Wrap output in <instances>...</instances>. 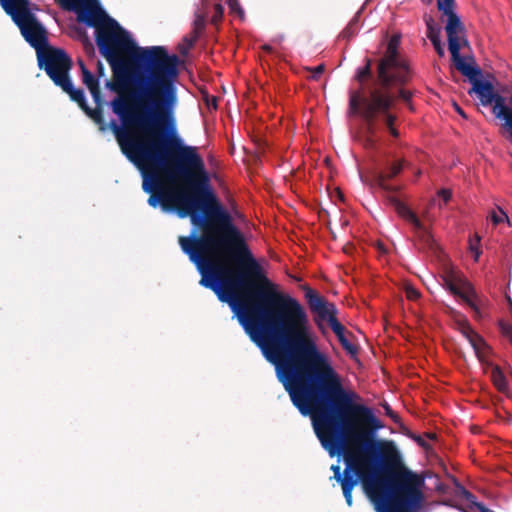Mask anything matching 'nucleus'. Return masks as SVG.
Here are the masks:
<instances>
[{
	"mask_svg": "<svg viewBox=\"0 0 512 512\" xmlns=\"http://www.w3.org/2000/svg\"><path fill=\"white\" fill-rule=\"evenodd\" d=\"M454 108L456 110V112L461 115L463 118H467V115L466 113L463 111V109L457 104V103H454Z\"/></svg>",
	"mask_w": 512,
	"mask_h": 512,
	"instance_id": "obj_38",
	"label": "nucleus"
},
{
	"mask_svg": "<svg viewBox=\"0 0 512 512\" xmlns=\"http://www.w3.org/2000/svg\"><path fill=\"white\" fill-rule=\"evenodd\" d=\"M468 341L470 342L477 356H480L482 349L486 347V343L483 340V338L477 333H475L471 334V337L469 338Z\"/></svg>",
	"mask_w": 512,
	"mask_h": 512,
	"instance_id": "obj_24",
	"label": "nucleus"
},
{
	"mask_svg": "<svg viewBox=\"0 0 512 512\" xmlns=\"http://www.w3.org/2000/svg\"><path fill=\"white\" fill-rule=\"evenodd\" d=\"M357 19H352L349 24L341 32V37L350 40L357 33Z\"/></svg>",
	"mask_w": 512,
	"mask_h": 512,
	"instance_id": "obj_25",
	"label": "nucleus"
},
{
	"mask_svg": "<svg viewBox=\"0 0 512 512\" xmlns=\"http://www.w3.org/2000/svg\"><path fill=\"white\" fill-rule=\"evenodd\" d=\"M437 52V54L440 56V57H443L445 52H444V48L442 46V43H441V40H435V41H432L431 42Z\"/></svg>",
	"mask_w": 512,
	"mask_h": 512,
	"instance_id": "obj_34",
	"label": "nucleus"
},
{
	"mask_svg": "<svg viewBox=\"0 0 512 512\" xmlns=\"http://www.w3.org/2000/svg\"><path fill=\"white\" fill-rule=\"evenodd\" d=\"M198 36L189 34L183 38V43L179 45V52L181 55H186L187 52L195 45L198 40Z\"/></svg>",
	"mask_w": 512,
	"mask_h": 512,
	"instance_id": "obj_23",
	"label": "nucleus"
},
{
	"mask_svg": "<svg viewBox=\"0 0 512 512\" xmlns=\"http://www.w3.org/2000/svg\"><path fill=\"white\" fill-rule=\"evenodd\" d=\"M346 332L337 335V338L342 346V348L351 356L355 357L358 354V347L352 344L347 338Z\"/></svg>",
	"mask_w": 512,
	"mask_h": 512,
	"instance_id": "obj_22",
	"label": "nucleus"
},
{
	"mask_svg": "<svg viewBox=\"0 0 512 512\" xmlns=\"http://www.w3.org/2000/svg\"><path fill=\"white\" fill-rule=\"evenodd\" d=\"M55 2L60 6V7H67V6H70V5H73L71 0H55Z\"/></svg>",
	"mask_w": 512,
	"mask_h": 512,
	"instance_id": "obj_37",
	"label": "nucleus"
},
{
	"mask_svg": "<svg viewBox=\"0 0 512 512\" xmlns=\"http://www.w3.org/2000/svg\"><path fill=\"white\" fill-rule=\"evenodd\" d=\"M443 16L447 18L445 31L448 37V49L454 65L457 66L461 62H465L460 55L461 46L468 44L467 39L464 37L465 27L455 11H449V13Z\"/></svg>",
	"mask_w": 512,
	"mask_h": 512,
	"instance_id": "obj_10",
	"label": "nucleus"
},
{
	"mask_svg": "<svg viewBox=\"0 0 512 512\" xmlns=\"http://www.w3.org/2000/svg\"><path fill=\"white\" fill-rule=\"evenodd\" d=\"M412 96L413 92L405 86L371 85L366 96L361 90H352L349 92V114H360L371 134L374 133L376 120L380 116L391 136L398 138L400 133L395 127L397 116L390 110L398 100H402L410 110H413Z\"/></svg>",
	"mask_w": 512,
	"mask_h": 512,
	"instance_id": "obj_4",
	"label": "nucleus"
},
{
	"mask_svg": "<svg viewBox=\"0 0 512 512\" xmlns=\"http://www.w3.org/2000/svg\"><path fill=\"white\" fill-rule=\"evenodd\" d=\"M98 72H99V75L104 74V67L101 62H98Z\"/></svg>",
	"mask_w": 512,
	"mask_h": 512,
	"instance_id": "obj_39",
	"label": "nucleus"
},
{
	"mask_svg": "<svg viewBox=\"0 0 512 512\" xmlns=\"http://www.w3.org/2000/svg\"><path fill=\"white\" fill-rule=\"evenodd\" d=\"M3 10L19 27L24 39L37 50V55L47 51V32L30 11L29 0H0Z\"/></svg>",
	"mask_w": 512,
	"mask_h": 512,
	"instance_id": "obj_6",
	"label": "nucleus"
},
{
	"mask_svg": "<svg viewBox=\"0 0 512 512\" xmlns=\"http://www.w3.org/2000/svg\"><path fill=\"white\" fill-rule=\"evenodd\" d=\"M416 441L418 442V444L422 447H426V443L425 441L421 438V437H417L416 438Z\"/></svg>",
	"mask_w": 512,
	"mask_h": 512,
	"instance_id": "obj_40",
	"label": "nucleus"
},
{
	"mask_svg": "<svg viewBox=\"0 0 512 512\" xmlns=\"http://www.w3.org/2000/svg\"><path fill=\"white\" fill-rule=\"evenodd\" d=\"M454 0H437L438 10L444 14L449 13V11L453 10Z\"/></svg>",
	"mask_w": 512,
	"mask_h": 512,
	"instance_id": "obj_27",
	"label": "nucleus"
},
{
	"mask_svg": "<svg viewBox=\"0 0 512 512\" xmlns=\"http://www.w3.org/2000/svg\"><path fill=\"white\" fill-rule=\"evenodd\" d=\"M400 38L392 36L383 56L377 61L372 85L406 86L412 78L408 61L399 53Z\"/></svg>",
	"mask_w": 512,
	"mask_h": 512,
	"instance_id": "obj_7",
	"label": "nucleus"
},
{
	"mask_svg": "<svg viewBox=\"0 0 512 512\" xmlns=\"http://www.w3.org/2000/svg\"><path fill=\"white\" fill-rule=\"evenodd\" d=\"M385 410H386V414L388 416H390L395 422H397V420L399 418L398 415L396 413H394L388 405L385 407Z\"/></svg>",
	"mask_w": 512,
	"mask_h": 512,
	"instance_id": "obj_36",
	"label": "nucleus"
},
{
	"mask_svg": "<svg viewBox=\"0 0 512 512\" xmlns=\"http://www.w3.org/2000/svg\"><path fill=\"white\" fill-rule=\"evenodd\" d=\"M364 62H365L364 66L358 68L356 71V74H355V79L360 83H363L364 81L372 78V76H373V74H372V64H373L372 59L365 58Z\"/></svg>",
	"mask_w": 512,
	"mask_h": 512,
	"instance_id": "obj_17",
	"label": "nucleus"
},
{
	"mask_svg": "<svg viewBox=\"0 0 512 512\" xmlns=\"http://www.w3.org/2000/svg\"><path fill=\"white\" fill-rule=\"evenodd\" d=\"M324 65L321 64V65H318L316 66L314 69H313V72H314V75H313V78L314 79H317L323 72H324Z\"/></svg>",
	"mask_w": 512,
	"mask_h": 512,
	"instance_id": "obj_35",
	"label": "nucleus"
},
{
	"mask_svg": "<svg viewBox=\"0 0 512 512\" xmlns=\"http://www.w3.org/2000/svg\"><path fill=\"white\" fill-rule=\"evenodd\" d=\"M437 194L443 200L444 204H446L452 197V192L449 189H441Z\"/></svg>",
	"mask_w": 512,
	"mask_h": 512,
	"instance_id": "obj_32",
	"label": "nucleus"
},
{
	"mask_svg": "<svg viewBox=\"0 0 512 512\" xmlns=\"http://www.w3.org/2000/svg\"><path fill=\"white\" fill-rule=\"evenodd\" d=\"M492 381L495 387L500 392H506L508 389V383L506 381V378L502 371L499 369V367H495L492 370Z\"/></svg>",
	"mask_w": 512,
	"mask_h": 512,
	"instance_id": "obj_18",
	"label": "nucleus"
},
{
	"mask_svg": "<svg viewBox=\"0 0 512 512\" xmlns=\"http://www.w3.org/2000/svg\"><path fill=\"white\" fill-rule=\"evenodd\" d=\"M509 105H510L509 109L512 110V93H511V96L509 97Z\"/></svg>",
	"mask_w": 512,
	"mask_h": 512,
	"instance_id": "obj_43",
	"label": "nucleus"
},
{
	"mask_svg": "<svg viewBox=\"0 0 512 512\" xmlns=\"http://www.w3.org/2000/svg\"><path fill=\"white\" fill-rule=\"evenodd\" d=\"M331 313L328 314L324 321H327L332 329V331L335 333V335L342 334L346 332L345 327L338 321L336 315H337V309L336 306H331Z\"/></svg>",
	"mask_w": 512,
	"mask_h": 512,
	"instance_id": "obj_15",
	"label": "nucleus"
},
{
	"mask_svg": "<svg viewBox=\"0 0 512 512\" xmlns=\"http://www.w3.org/2000/svg\"><path fill=\"white\" fill-rule=\"evenodd\" d=\"M229 304L250 340L275 367L292 404L309 416L322 447L343 456L333 478L352 506L359 484L376 512H419L425 479L403 463L391 441L377 440L382 427L359 395L343 386L331 358L321 351L303 306L280 292L264 270H229L205 286Z\"/></svg>",
	"mask_w": 512,
	"mask_h": 512,
	"instance_id": "obj_1",
	"label": "nucleus"
},
{
	"mask_svg": "<svg viewBox=\"0 0 512 512\" xmlns=\"http://www.w3.org/2000/svg\"><path fill=\"white\" fill-rule=\"evenodd\" d=\"M226 3L232 13H236L243 16L244 12L238 2V0H226Z\"/></svg>",
	"mask_w": 512,
	"mask_h": 512,
	"instance_id": "obj_29",
	"label": "nucleus"
},
{
	"mask_svg": "<svg viewBox=\"0 0 512 512\" xmlns=\"http://www.w3.org/2000/svg\"><path fill=\"white\" fill-rule=\"evenodd\" d=\"M223 6L220 3L214 5V14L211 18V23L217 25L219 21H221L223 17Z\"/></svg>",
	"mask_w": 512,
	"mask_h": 512,
	"instance_id": "obj_28",
	"label": "nucleus"
},
{
	"mask_svg": "<svg viewBox=\"0 0 512 512\" xmlns=\"http://www.w3.org/2000/svg\"><path fill=\"white\" fill-rule=\"evenodd\" d=\"M479 242H480V238L477 235L475 236V241L470 240V249H471V251L475 252V260H478L479 255H480V251L478 248Z\"/></svg>",
	"mask_w": 512,
	"mask_h": 512,
	"instance_id": "obj_31",
	"label": "nucleus"
},
{
	"mask_svg": "<svg viewBox=\"0 0 512 512\" xmlns=\"http://www.w3.org/2000/svg\"><path fill=\"white\" fill-rule=\"evenodd\" d=\"M346 332L337 335V338L342 346V348L351 356L355 357L358 354V347L352 344L347 338Z\"/></svg>",
	"mask_w": 512,
	"mask_h": 512,
	"instance_id": "obj_20",
	"label": "nucleus"
},
{
	"mask_svg": "<svg viewBox=\"0 0 512 512\" xmlns=\"http://www.w3.org/2000/svg\"><path fill=\"white\" fill-rule=\"evenodd\" d=\"M208 0H201L202 8L195 13V19L193 21V29L191 34L200 36L206 26V17L208 15Z\"/></svg>",
	"mask_w": 512,
	"mask_h": 512,
	"instance_id": "obj_14",
	"label": "nucleus"
},
{
	"mask_svg": "<svg viewBox=\"0 0 512 512\" xmlns=\"http://www.w3.org/2000/svg\"><path fill=\"white\" fill-rule=\"evenodd\" d=\"M302 290L305 293V299L310 310L317 315L315 322L321 330L322 325L320 322L324 321L325 317L331 313V306L335 305L328 302L322 295H320L316 290L310 288L308 285H303Z\"/></svg>",
	"mask_w": 512,
	"mask_h": 512,
	"instance_id": "obj_12",
	"label": "nucleus"
},
{
	"mask_svg": "<svg viewBox=\"0 0 512 512\" xmlns=\"http://www.w3.org/2000/svg\"><path fill=\"white\" fill-rule=\"evenodd\" d=\"M79 65L82 73V82L89 89L94 103H101L102 105H104V100L102 97L98 79L86 68L82 60H79Z\"/></svg>",
	"mask_w": 512,
	"mask_h": 512,
	"instance_id": "obj_13",
	"label": "nucleus"
},
{
	"mask_svg": "<svg viewBox=\"0 0 512 512\" xmlns=\"http://www.w3.org/2000/svg\"><path fill=\"white\" fill-rule=\"evenodd\" d=\"M424 21L427 27V38L432 42L440 39L441 29L431 16H425Z\"/></svg>",
	"mask_w": 512,
	"mask_h": 512,
	"instance_id": "obj_16",
	"label": "nucleus"
},
{
	"mask_svg": "<svg viewBox=\"0 0 512 512\" xmlns=\"http://www.w3.org/2000/svg\"><path fill=\"white\" fill-rule=\"evenodd\" d=\"M346 332L337 335V338L342 346V348L351 356L355 357L358 354V347L352 344L347 338Z\"/></svg>",
	"mask_w": 512,
	"mask_h": 512,
	"instance_id": "obj_21",
	"label": "nucleus"
},
{
	"mask_svg": "<svg viewBox=\"0 0 512 512\" xmlns=\"http://www.w3.org/2000/svg\"><path fill=\"white\" fill-rule=\"evenodd\" d=\"M423 2H426V0H422ZM430 0H427V2H429Z\"/></svg>",
	"mask_w": 512,
	"mask_h": 512,
	"instance_id": "obj_44",
	"label": "nucleus"
},
{
	"mask_svg": "<svg viewBox=\"0 0 512 512\" xmlns=\"http://www.w3.org/2000/svg\"><path fill=\"white\" fill-rule=\"evenodd\" d=\"M406 297L409 300H417L420 297V292L412 286L406 288Z\"/></svg>",
	"mask_w": 512,
	"mask_h": 512,
	"instance_id": "obj_30",
	"label": "nucleus"
},
{
	"mask_svg": "<svg viewBox=\"0 0 512 512\" xmlns=\"http://www.w3.org/2000/svg\"><path fill=\"white\" fill-rule=\"evenodd\" d=\"M460 493L465 500H467L469 503L475 506L480 512H496L494 510L487 508L484 504L477 502L476 496L467 489H465L463 486H460Z\"/></svg>",
	"mask_w": 512,
	"mask_h": 512,
	"instance_id": "obj_19",
	"label": "nucleus"
},
{
	"mask_svg": "<svg viewBox=\"0 0 512 512\" xmlns=\"http://www.w3.org/2000/svg\"><path fill=\"white\" fill-rule=\"evenodd\" d=\"M455 67L472 84L468 94H475L483 106L493 105V114L496 118L504 120L503 125L512 137V110L506 105L505 98L495 91L490 81L481 79L482 71L477 65L461 62Z\"/></svg>",
	"mask_w": 512,
	"mask_h": 512,
	"instance_id": "obj_5",
	"label": "nucleus"
},
{
	"mask_svg": "<svg viewBox=\"0 0 512 512\" xmlns=\"http://www.w3.org/2000/svg\"><path fill=\"white\" fill-rule=\"evenodd\" d=\"M462 333L469 340L471 334H475L476 332L471 328V326L467 322H464L462 326Z\"/></svg>",
	"mask_w": 512,
	"mask_h": 512,
	"instance_id": "obj_33",
	"label": "nucleus"
},
{
	"mask_svg": "<svg viewBox=\"0 0 512 512\" xmlns=\"http://www.w3.org/2000/svg\"><path fill=\"white\" fill-rule=\"evenodd\" d=\"M263 49H264V50H266V51H268V52H270V51H271V47H270L269 45H265V46L263 47Z\"/></svg>",
	"mask_w": 512,
	"mask_h": 512,
	"instance_id": "obj_42",
	"label": "nucleus"
},
{
	"mask_svg": "<svg viewBox=\"0 0 512 512\" xmlns=\"http://www.w3.org/2000/svg\"><path fill=\"white\" fill-rule=\"evenodd\" d=\"M39 67L67 93L102 133L111 130L122 154L143 176L142 188L150 194L148 204L190 217L202 234L179 236L183 253L196 266L205 286L252 252L231 215L220 204L212 187L205 162L194 146L185 145L176 134L175 125L160 113L142 104L128 109L126 118L106 122L103 105L91 108L84 90L75 88L69 76L72 60L57 48L39 54Z\"/></svg>",
	"mask_w": 512,
	"mask_h": 512,
	"instance_id": "obj_2",
	"label": "nucleus"
},
{
	"mask_svg": "<svg viewBox=\"0 0 512 512\" xmlns=\"http://www.w3.org/2000/svg\"><path fill=\"white\" fill-rule=\"evenodd\" d=\"M498 210H499V213L493 211L491 214V220H492L493 224L498 225L504 221H506L508 224H510L509 218L506 215V213L500 207H498Z\"/></svg>",
	"mask_w": 512,
	"mask_h": 512,
	"instance_id": "obj_26",
	"label": "nucleus"
},
{
	"mask_svg": "<svg viewBox=\"0 0 512 512\" xmlns=\"http://www.w3.org/2000/svg\"><path fill=\"white\" fill-rule=\"evenodd\" d=\"M378 248L381 252L385 253L386 252V249L384 248V245L383 244H378Z\"/></svg>",
	"mask_w": 512,
	"mask_h": 512,
	"instance_id": "obj_41",
	"label": "nucleus"
},
{
	"mask_svg": "<svg viewBox=\"0 0 512 512\" xmlns=\"http://www.w3.org/2000/svg\"><path fill=\"white\" fill-rule=\"evenodd\" d=\"M404 166V160H396L393 162L385 161L372 175L373 185L379 187L388 193H397L400 190L399 186L388 184V181L398 176Z\"/></svg>",
	"mask_w": 512,
	"mask_h": 512,
	"instance_id": "obj_11",
	"label": "nucleus"
},
{
	"mask_svg": "<svg viewBox=\"0 0 512 512\" xmlns=\"http://www.w3.org/2000/svg\"><path fill=\"white\" fill-rule=\"evenodd\" d=\"M388 201L400 217L413 225L415 236L420 243L421 248L436 252L438 245L435 239L419 220L417 215L406 204L393 195L388 196Z\"/></svg>",
	"mask_w": 512,
	"mask_h": 512,
	"instance_id": "obj_9",
	"label": "nucleus"
},
{
	"mask_svg": "<svg viewBox=\"0 0 512 512\" xmlns=\"http://www.w3.org/2000/svg\"><path fill=\"white\" fill-rule=\"evenodd\" d=\"M443 286L452 295L461 298L474 312L477 319L483 317L484 301L477 295L471 283L458 271L448 268L442 275Z\"/></svg>",
	"mask_w": 512,
	"mask_h": 512,
	"instance_id": "obj_8",
	"label": "nucleus"
},
{
	"mask_svg": "<svg viewBox=\"0 0 512 512\" xmlns=\"http://www.w3.org/2000/svg\"><path fill=\"white\" fill-rule=\"evenodd\" d=\"M71 2L73 5L61 8L76 12L79 21L95 28L99 52L111 66L114 81L106 86L115 92L127 87L126 96H116L110 102L112 112L126 118L128 109L145 104L175 125L179 57L169 54L164 46L137 47L96 0Z\"/></svg>",
	"mask_w": 512,
	"mask_h": 512,
	"instance_id": "obj_3",
	"label": "nucleus"
}]
</instances>
